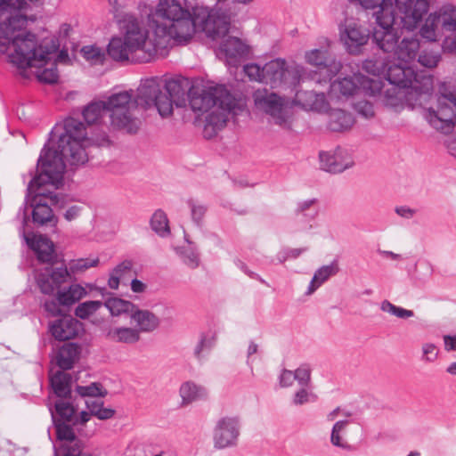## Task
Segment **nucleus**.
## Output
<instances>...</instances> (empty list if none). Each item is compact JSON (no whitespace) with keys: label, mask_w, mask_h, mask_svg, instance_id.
I'll use <instances>...</instances> for the list:
<instances>
[{"label":"nucleus","mask_w":456,"mask_h":456,"mask_svg":"<svg viewBox=\"0 0 456 456\" xmlns=\"http://www.w3.org/2000/svg\"><path fill=\"white\" fill-rule=\"evenodd\" d=\"M83 57L87 61H93L94 62L101 61L102 53L99 47L94 45H86L81 49Z\"/></svg>","instance_id":"58"},{"label":"nucleus","mask_w":456,"mask_h":456,"mask_svg":"<svg viewBox=\"0 0 456 456\" xmlns=\"http://www.w3.org/2000/svg\"><path fill=\"white\" fill-rule=\"evenodd\" d=\"M438 109L429 108L426 118L431 126L444 134L452 132L456 126V94L447 92L445 85L440 87Z\"/></svg>","instance_id":"9"},{"label":"nucleus","mask_w":456,"mask_h":456,"mask_svg":"<svg viewBox=\"0 0 456 456\" xmlns=\"http://www.w3.org/2000/svg\"><path fill=\"white\" fill-rule=\"evenodd\" d=\"M86 294L85 289L78 285H70L68 290H59L57 300L62 306H70L77 302Z\"/></svg>","instance_id":"31"},{"label":"nucleus","mask_w":456,"mask_h":456,"mask_svg":"<svg viewBox=\"0 0 456 456\" xmlns=\"http://www.w3.org/2000/svg\"><path fill=\"white\" fill-rule=\"evenodd\" d=\"M355 111L365 118H370L374 116L373 104L368 101H359L354 103Z\"/></svg>","instance_id":"59"},{"label":"nucleus","mask_w":456,"mask_h":456,"mask_svg":"<svg viewBox=\"0 0 456 456\" xmlns=\"http://www.w3.org/2000/svg\"><path fill=\"white\" fill-rule=\"evenodd\" d=\"M180 395L183 403H190L207 396L206 389L191 381L184 382L180 387Z\"/></svg>","instance_id":"30"},{"label":"nucleus","mask_w":456,"mask_h":456,"mask_svg":"<svg viewBox=\"0 0 456 456\" xmlns=\"http://www.w3.org/2000/svg\"><path fill=\"white\" fill-rule=\"evenodd\" d=\"M419 41L415 37H403L394 52L398 61L409 62L414 60L419 50Z\"/></svg>","instance_id":"22"},{"label":"nucleus","mask_w":456,"mask_h":456,"mask_svg":"<svg viewBox=\"0 0 456 456\" xmlns=\"http://www.w3.org/2000/svg\"><path fill=\"white\" fill-rule=\"evenodd\" d=\"M314 203L315 200L314 199L298 203L296 210L297 214H302L304 216L313 219L317 214V209L314 206Z\"/></svg>","instance_id":"55"},{"label":"nucleus","mask_w":456,"mask_h":456,"mask_svg":"<svg viewBox=\"0 0 456 456\" xmlns=\"http://www.w3.org/2000/svg\"><path fill=\"white\" fill-rule=\"evenodd\" d=\"M311 368L308 364H302L294 372L295 380L300 387H309L311 383Z\"/></svg>","instance_id":"53"},{"label":"nucleus","mask_w":456,"mask_h":456,"mask_svg":"<svg viewBox=\"0 0 456 456\" xmlns=\"http://www.w3.org/2000/svg\"><path fill=\"white\" fill-rule=\"evenodd\" d=\"M134 265V262L130 259H125L121 263H119L113 270L112 272L115 274H118L122 279L131 272Z\"/></svg>","instance_id":"61"},{"label":"nucleus","mask_w":456,"mask_h":456,"mask_svg":"<svg viewBox=\"0 0 456 456\" xmlns=\"http://www.w3.org/2000/svg\"><path fill=\"white\" fill-rule=\"evenodd\" d=\"M187 206L191 209V216L192 222L197 225L200 226L208 208L203 203L197 200L190 198L186 200Z\"/></svg>","instance_id":"42"},{"label":"nucleus","mask_w":456,"mask_h":456,"mask_svg":"<svg viewBox=\"0 0 456 456\" xmlns=\"http://www.w3.org/2000/svg\"><path fill=\"white\" fill-rule=\"evenodd\" d=\"M76 392L82 397H105L108 395V391L98 382L88 386H77Z\"/></svg>","instance_id":"40"},{"label":"nucleus","mask_w":456,"mask_h":456,"mask_svg":"<svg viewBox=\"0 0 456 456\" xmlns=\"http://www.w3.org/2000/svg\"><path fill=\"white\" fill-rule=\"evenodd\" d=\"M252 1L232 0L225 10L196 5L190 11L179 0H159L153 17L159 33L170 34L179 42H189L197 28L212 40H217L229 32L232 17L240 12L238 4L245 5Z\"/></svg>","instance_id":"2"},{"label":"nucleus","mask_w":456,"mask_h":456,"mask_svg":"<svg viewBox=\"0 0 456 456\" xmlns=\"http://www.w3.org/2000/svg\"><path fill=\"white\" fill-rule=\"evenodd\" d=\"M104 305L110 311L111 315L118 316L122 314H132L135 309V305L130 301H126L118 297H110L104 302Z\"/></svg>","instance_id":"32"},{"label":"nucleus","mask_w":456,"mask_h":456,"mask_svg":"<svg viewBox=\"0 0 456 456\" xmlns=\"http://www.w3.org/2000/svg\"><path fill=\"white\" fill-rule=\"evenodd\" d=\"M244 72L250 80L264 83V66L261 67L256 63H248L244 66Z\"/></svg>","instance_id":"54"},{"label":"nucleus","mask_w":456,"mask_h":456,"mask_svg":"<svg viewBox=\"0 0 456 456\" xmlns=\"http://www.w3.org/2000/svg\"><path fill=\"white\" fill-rule=\"evenodd\" d=\"M189 103L197 113L208 112L216 106L232 110L239 105L237 99L224 85H216L203 88L191 87L188 92Z\"/></svg>","instance_id":"7"},{"label":"nucleus","mask_w":456,"mask_h":456,"mask_svg":"<svg viewBox=\"0 0 456 456\" xmlns=\"http://www.w3.org/2000/svg\"><path fill=\"white\" fill-rule=\"evenodd\" d=\"M81 347L77 343L64 344L58 351L56 363L62 370H70L79 359Z\"/></svg>","instance_id":"20"},{"label":"nucleus","mask_w":456,"mask_h":456,"mask_svg":"<svg viewBox=\"0 0 456 456\" xmlns=\"http://www.w3.org/2000/svg\"><path fill=\"white\" fill-rule=\"evenodd\" d=\"M191 245L188 248H182L179 249L178 254L181 256L183 263L191 269H196L200 264V255L197 248L192 246V242L186 240Z\"/></svg>","instance_id":"37"},{"label":"nucleus","mask_w":456,"mask_h":456,"mask_svg":"<svg viewBox=\"0 0 456 456\" xmlns=\"http://www.w3.org/2000/svg\"><path fill=\"white\" fill-rule=\"evenodd\" d=\"M51 411L53 422L56 429L57 438L61 441L74 442L76 440V435L72 427L66 422L57 419L56 416Z\"/></svg>","instance_id":"38"},{"label":"nucleus","mask_w":456,"mask_h":456,"mask_svg":"<svg viewBox=\"0 0 456 456\" xmlns=\"http://www.w3.org/2000/svg\"><path fill=\"white\" fill-rule=\"evenodd\" d=\"M338 272V266L336 261L330 265L320 267L314 274V277L308 286L306 294L314 293L323 282L330 276L335 275Z\"/></svg>","instance_id":"29"},{"label":"nucleus","mask_w":456,"mask_h":456,"mask_svg":"<svg viewBox=\"0 0 456 456\" xmlns=\"http://www.w3.org/2000/svg\"><path fill=\"white\" fill-rule=\"evenodd\" d=\"M99 258H79L69 263V269L72 273L84 272L90 267L98 265Z\"/></svg>","instance_id":"52"},{"label":"nucleus","mask_w":456,"mask_h":456,"mask_svg":"<svg viewBox=\"0 0 456 456\" xmlns=\"http://www.w3.org/2000/svg\"><path fill=\"white\" fill-rule=\"evenodd\" d=\"M157 5L149 15V23L153 29L154 38H150L148 31L143 29L138 20L134 17H128L125 20L124 28L126 29L124 39L113 37L107 48L108 54L114 61L145 63L152 61L155 56L163 51L169 39L178 45H184L188 42H179L170 34L159 33L158 23L153 17Z\"/></svg>","instance_id":"3"},{"label":"nucleus","mask_w":456,"mask_h":456,"mask_svg":"<svg viewBox=\"0 0 456 456\" xmlns=\"http://www.w3.org/2000/svg\"><path fill=\"white\" fill-rule=\"evenodd\" d=\"M351 4H359L366 11L371 12L372 18L383 17L394 12L391 0H348Z\"/></svg>","instance_id":"25"},{"label":"nucleus","mask_w":456,"mask_h":456,"mask_svg":"<svg viewBox=\"0 0 456 456\" xmlns=\"http://www.w3.org/2000/svg\"><path fill=\"white\" fill-rule=\"evenodd\" d=\"M55 411L59 416L57 419L63 422H70L76 410L70 403L59 400L55 403Z\"/></svg>","instance_id":"48"},{"label":"nucleus","mask_w":456,"mask_h":456,"mask_svg":"<svg viewBox=\"0 0 456 456\" xmlns=\"http://www.w3.org/2000/svg\"><path fill=\"white\" fill-rule=\"evenodd\" d=\"M102 303L99 300H89L79 304L75 309V314L80 319H87L101 308Z\"/></svg>","instance_id":"45"},{"label":"nucleus","mask_w":456,"mask_h":456,"mask_svg":"<svg viewBox=\"0 0 456 456\" xmlns=\"http://www.w3.org/2000/svg\"><path fill=\"white\" fill-rule=\"evenodd\" d=\"M321 169L329 173H341L353 166L354 161L346 151L338 147L333 152H320Z\"/></svg>","instance_id":"15"},{"label":"nucleus","mask_w":456,"mask_h":456,"mask_svg":"<svg viewBox=\"0 0 456 456\" xmlns=\"http://www.w3.org/2000/svg\"><path fill=\"white\" fill-rule=\"evenodd\" d=\"M303 95H305L307 98H309L311 100L313 98L315 99V101L312 104H309L311 109L317 108L316 107V102H324V101H325V95L322 93V94H315L314 91H308V92L301 93L299 91H297L296 97H297V99L298 101L301 100Z\"/></svg>","instance_id":"60"},{"label":"nucleus","mask_w":456,"mask_h":456,"mask_svg":"<svg viewBox=\"0 0 456 456\" xmlns=\"http://www.w3.org/2000/svg\"><path fill=\"white\" fill-rule=\"evenodd\" d=\"M38 79L46 84H54L58 81L59 74L55 63L53 67L44 69L37 76Z\"/></svg>","instance_id":"57"},{"label":"nucleus","mask_w":456,"mask_h":456,"mask_svg":"<svg viewBox=\"0 0 456 456\" xmlns=\"http://www.w3.org/2000/svg\"><path fill=\"white\" fill-rule=\"evenodd\" d=\"M81 330L82 323L70 315H63L49 326L50 333L59 341L73 339Z\"/></svg>","instance_id":"17"},{"label":"nucleus","mask_w":456,"mask_h":456,"mask_svg":"<svg viewBox=\"0 0 456 456\" xmlns=\"http://www.w3.org/2000/svg\"><path fill=\"white\" fill-rule=\"evenodd\" d=\"M419 34L429 42L442 41L445 51L447 39L456 37V7L444 4L430 13L421 26Z\"/></svg>","instance_id":"5"},{"label":"nucleus","mask_w":456,"mask_h":456,"mask_svg":"<svg viewBox=\"0 0 456 456\" xmlns=\"http://www.w3.org/2000/svg\"><path fill=\"white\" fill-rule=\"evenodd\" d=\"M189 81L183 77L166 79L162 81V88L165 89V96L170 102L171 114L173 113V105L180 106L184 102V96L190 90Z\"/></svg>","instance_id":"19"},{"label":"nucleus","mask_w":456,"mask_h":456,"mask_svg":"<svg viewBox=\"0 0 456 456\" xmlns=\"http://www.w3.org/2000/svg\"><path fill=\"white\" fill-rule=\"evenodd\" d=\"M71 380L70 374L59 370L50 379V384L58 397L66 399L71 397Z\"/></svg>","instance_id":"26"},{"label":"nucleus","mask_w":456,"mask_h":456,"mask_svg":"<svg viewBox=\"0 0 456 456\" xmlns=\"http://www.w3.org/2000/svg\"><path fill=\"white\" fill-rule=\"evenodd\" d=\"M440 61V53L432 49H423L418 55V62L428 69L436 67Z\"/></svg>","instance_id":"44"},{"label":"nucleus","mask_w":456,"mask_h":456,"mask_svg":"<svg viewBox=\"0 0 456 456\" xmlns=\"http://www.w3.org/2000/svg\"><path fill=\"white\" fill-rule=\"evenodd\" d=\"M380 309L383 312L388 313L401 319H408L414 316L413 311L397 306L388 300H384L381 302Z\"/></svg>","instance_id":"47"},{"label":"nucleus","mask_w":456,"mask_h":456,"mask_svg":"<svg viewBox=\"0 0 456 456\" xmlns=\"http://www.w3.org/2000/svg\"><path fill=\"white\" fill-rule=\"evenodd\" d=\"M235 265H236V266L238 268H240L249 278L254 279V280H257L261 283L267 285V282L261 276H259L256 273L250 271L248 268L247 265L244 262H242L241 260L236 259L235 260Z\"/></svg>","instance_id":"63"},{"label":"nucleus","mask_w":456,"mask_h":456,"mask_svg":"<svg viewBox=\"0 0 456 456\" xmlns=\"http://www.w3.org/2000/svg\"><path fill=\"white\" fill-rule=\"evenodd\" d=\"M328 52L323 49H314L305 54V59L308 63L319 68L327 69L330 65V59L328 58Z\"/></svg>","instance_id":"43"},{"label":"nucleus","mask_w":456,"mask_h":456,"mask_svg":"<svg viewBox=\"0 0 456 456\" xmlns=\"http://www.w3.org/2000/svg\"><path fill=\"white\" fill-rule=\"evenodd\" d=\"M308 387H301V388L294 394L292 399V403L294 405H303L309 402H315L317 400V395L308 391Z\"/></svg>","instance_id":"50"},{"label":"nucleus","mask_w":456,"mask_h":456,"mask_svg":"<svg viewBox=\"0 0 456 456\" xmlns=\"http://www.w3.org/2000/svg\"><path fill=\"white\" fill-rule=\"evenodd\" d=\"M387 62V60H383L379 58L369 59L363 61L362 69L367 73L371 74L373 76H385Z\"/></svg>","instance_id":"41"},{"label":"nucleus","mask_w":456,"mask_h":456,"mask_svg":"<svg viewBox=\"0 0 456 456\" xmlns=\"http://www.w3.org/2000/svg\"><path fill=\"white\" fill-rule=\"evenodd\" d=\"M237 110H240L238 105H235L232 110L216 106L215 109L206 116L203 128L204 136L208 139L214 137L217 132L223 129L226 125L228 115L230 113L237 114Z\"/></svg>","instance_id":"18"},{"label":"nucleus","mask_w":456,"mask_h":456,"mask_svg":"<svg viewBox=\"0 0 456 456\" xmlns=\"http://www.w3.org/2000/svg\"><path fill=\"white\" fill-rule=\"evenodd\" d=\"M348 420H338L332 428L330 442L334 446L340 447L343 449H350L351 445L346 442H343L340 436V433L343 432L348 425Z\"/></svg>","instance_id":"46"},{"label":"nucleus","mask_w":456,"mask_h":456,"mask_svg":"<svg viewBox=\"0 0 456 456\" xmlns=\"http://www.w3.org/2000/svg\"><path fill=\"white\" fill-rule=\"evenodd\" d=\"M338 88L345 96L353 95L360 89L374 96L381 93L382 84L378 79L370 78L360 73H354L353 77H346L338 80Z\"/></svg>","instance_id":"13"},{"label":"nucleus","mask_w":456,"mask_h":456,"mask_svg":"<svg viewBox=\"0 0 456 456\" xmlns=\"http://www.w3.org/2000/svg\"><path fill=\"white\" fill-rule=\"evenodd\" d=\"M31 248L36 252L39 262L51 264L52 265L54 264L56 258L54 245L48 238L39 236L31 244Z\"/></svg>","instance_id":"23"},{"label":"nucleus","mask_w":456,"mask_h":456,"mask_svg":"<svg viewBox=\"0 0 456 456\" xmlns=\"http://www.w3.org/2000/svg\"><path fill=\"white\" fill-rule=\"evenodd\" d=\"M61 304L56 300H46L44 304V307L46 312L50 313L53 316H63L62 310L61 309Z\"/></svg>","instance_id":"62"},{"label":"nucleus","mask_w":456,"mask_h":456,"mask_svg":"<svg viewBox=\"0 0 456 456\" xmlns=\"http://www.w3.org/2000/svg\"><path fill=\"white\" fill-rule=\"evenodd\" d=\"M45 271L47 273L51 280L57 285L58 288L62 283H64L67 281V278L69 276L68 268L62 265L55 268L50 266L45 268Z\"/></svg>","instance_id":"49"},{"label":"nucleus","mask_w":456,"mask_h":456,"mask_svg":"<svg viewBox=\"0 0 456 456\" xmlns=\"http://www.w3.org/2000/svg\"><path fill=\"white\" fill-rule=\"evenodd\" d=\"M105 110L106 105L104 102H93L84 109L82 115L88 125H93L102 118V112Z\"/></svg>","instance_id":"35"},{"label":"nucleus","mask_w":456,"mask_h":456,"mask_svg":"<svg viewBox=\"0 0 456 456\" xmlns=\"http://www.w3.org/2000/svg\"><path fill=\"white\" fill-rule=\"evenodd\" d=\"M240 419L238 416L220 418L213 429L214 448L224 450L236 447L240 435Z\"/></svg>","instance_id":"12"},{"label":"nucleus","mask_w":456,"mask_h":456,"mask_svg":"<svg viewBox=\"0 0 456 456\" xmlns=\"http://www.w3.org/2000/svg\"><path fill=\"white\" fill-rule=\"evenodd\" d=\"M385 77L391 86L399 88H409L415 77V70L407 65V62L388 61Z\"/></svg>","instance_id":"16"},{"label":"nucleus","mask_w":456,"mask_h":456,"mask_svg":"<svg viewBox=\"0 0 456 456\" xmlns=\"http://www.w3.org/2000/svg\"><path fill=\"white\" fill-rule=\"evenodd\" d=\"M104 103L106 110L110 112V122L114 127L128 134L137 133L141 121L131 113L138 107L131 93L124 91L112 94Z\"/></svg>","instance_id":"6"},{"label":"nucleus","mask_w":456,"mask_h":456,"mask_svg":"<svg viewBox=\"0 0 456 456\" xmlns=\"http://www.w3.org/2000/svg\"><path fill=\"white\" fill-rule=\"evenodd\" d=\"M395 4L400 13L399 17L394 12H386L385 16L375 20L372 40L384 53L395 52L398 44L399 36L395 28L397 20L407 30L415 29L428 13L430 0H395Z\"/></svg>","instance_id":"4"},{"label":"nucleus","mask_w":456,"mask_h":456,"mask_svg":"<svg viewBox=\"0 0 456 456\" xmlns=\"http://www.w3.org/2000/svg\"><path fill=\"white\" fill-rule=\"evenodd\" d=\"M107 338L118 343L134 344L140 340V333L134 328L118 327L110 329Z\"/></svg>","instance_id":"27"},{"label":"nucleus","mask_w":456,"mask_h":456,"mask_svg":"<svg viewBox=\"0 0 456 456\" xmlns=\"http://www.w3.org/2000/svg\"><path fill=\"white\" fill-rule=\"evenodd\" d=\"M131 319L136 323L140 332H151L159 325V319L149 310H140L136 305L131 314Z\"/></svg>","instance_id":"21"},{"label":"nucleus","mask_w":456,"mask_h":456,"mask_svg":"<svg viewBox=\"0 0 456 456\" xmlns=\"http://www.w3.org/2000/svg\"><path fill=\"white\" fill-rule=\"evenodd\" d=\"M86 139V130L83 122L74 118H67L63 123V133L59 135L56 147L45 143L37 160L36 175L28 185V194H35L30 202L33 208L32 219L38 225L50 224L55 226L56 219L52 208L38 199L45 196L43 186L52 184L55 188L62 183L67 165L76 167L87 161V155L82 145Z\"/></svg>","instance_id":"1"},{"label":"nucleus","mask_w":456,"mask_h":456,"mask_svg":"<svg viewBox=\"0 0 456 456\" xmlns=\"http://www.w3.org/2000/svg\"><path fill=\"white\" fill-rule=\"evenodd\" d=\"M409 88L418 95L430 94L433 91V77L430 75L426 76L415 72V77Z\"/></svg>","instance_id":"34"},{"label":"nucleus","mask_w":456,"mask_h":456,"mask_svg":"<svg viewBox=\"0 0 456 456\" xmlns=\"http://www.w3.org/2000/svg\"><path fill=\"white\" fill-rule=\"evenodd\" d=\"M40 291L46 295H51L58 289L57 285L51 280L45 271L40 273L37 279Z\"/></svg>","instance_id":"51"},{"label":"nucleus","mask_w":456,"mask_h":456,"mask_svg":"<svg viewBox=\"0 0 456 456\" xmlns=\"http://www.w3.org/2000/svg\"><path fill=\"white\" fill-rule=\"evenodd\" d=\"M220 50L229 59H237L248 53L247 45L236 37H228L220 45Z\"/></svg>","instance_id":"28"},{"label":"nucleus","mask_w":456,"mask_h":456,"mask_svg":"<svg viewBox=\"0 0 456 456\" xmlns=\"http://www.w3.org/2000/svg\"><path fill=\"white\" fill-rule=\"evenodd\" d=\"M421 350V361L424 362H434L438 357V349L433 343H424Z\"/></svg>","instance_id":"56"},{"label":"nucleus","mask_w":456,"mask_h":456,"mask_svg":"<svg viewBox=\"0 0 456 456\" xmlns=\"http://www.w3.org/2000/svg\"><path fill=\"white\" fill-rule=\"evenodd\" d=\"M354 122V119L351 113L337 109L329 114L328 127L333 132H343L351 128Z\"/></svg>","instance_id":"24"},{"label":"nucleus","mask_w":456,"mask_h":456,"mask_svg":"<svg viewBox=\"0 0 456 456\" xmlns=\"http://www.w3.org/2000/svg\"><path fill=\"white\" fill-rule=\"evenodd\" d=\"M253 97L255 105L271 116L276 125L289 127L291 113L284 98L266 89L256 90Z\"/></svg>","instance_id":"11"},{"label":"nucleus","mask_w":456,"mask_h":456,"mask_svg":"<svg viewBox=\"0 0 456 456\" xmlns=\"http://www.w3.org/2000/svg\"><path fill=\"white\" fill-rule=\"evenodd\" d=\"M304 71L302 66L288 64L284 59L277 58L264 65V83L270 85L272 88L296 90Z\"/></svg>","instance_id":"8"},{"label":"nucleus","mask_w":456,"mask_h":456,"mask_svg":"<svg viewBox=\"0 0 456 456\" xmlns=\"http://www.w3.org/2000/svg\"><path fill=\"white\" fill-rule=\"evenodd\" d=\"M151 227L161 237H167L170 234L168 219L163 210L158 209L154 212L151 218Z\"/></svg>","instance_id":"33"},{"label":"nucleus","mask_w":456,"mask_h":456,"mask_svg":"<svg viewBox=\"0 0 456 456\" xmlns=\"http://www.w3.org/2000/svg\"><path fill=\"white\" fill-rule=\"evenodd\" d=\"M162 80L159 77H150L142 80L137 94L134 96L138 107L149 109L156 107L163 118L171 115V105L161 90Z\"/></svg>","instance_id":"10"},{"label":"nucleus","mask_w":456,"mask_h":456,"mask_svg":"<svg viewBox=\"0 0 456 456\" xmlns=\"http://www.w3.org/2000/svg\"><path fill=\"white\" fill-rule=\"evenodd\" d=\"M279 381L282 387H290L295 381L294 372L289 370H283L279 377Z\"/></svg>","instance_id":"64"},{"label":"nucleus","mask_w":456,"mask_h":456,"mask_svg":"<svg viewBox=\"0 0 456 456\" xmlns=\"http://www.w3.org/2000/svg\"><path fill=\"white\" fill-rule=\"evenodd\" d=\"M403 88H399L395 86H392L384 93V104L387 107L397 109L403 105V99L405 94L402 91Z\"/></svg>","instance_id":"39"},{"label":"nucleus","mask_w":456,"mask_h":456,"mask_svg":"<svg viewBox=\"0 0 456 456\" xmlns=\"http://www.w3.org/2000/svg\"><path fill=\"white\" fill-rule=\"evenodd\" d=\"M215 346V337L205 333L200 334V340L194 347L193 355L198 361H202Z\"/></svg>","instance_id":"36"},{"label":"nucleus","mask_w":456,"mask_h":456,"mask_svg":"<svg viewBox=\"0 0 456 456\" xmlns=\"http://www.w3.org/2000/svg\"><path fill=\"white\" fill-rule=\"evenodd\" d=\"M340 37L347 51L352 54H358L361 48L367 44L370 31L354 19H346Z\"/></svg>","instance_id":"14"}]
</instances>
